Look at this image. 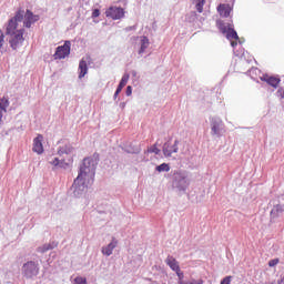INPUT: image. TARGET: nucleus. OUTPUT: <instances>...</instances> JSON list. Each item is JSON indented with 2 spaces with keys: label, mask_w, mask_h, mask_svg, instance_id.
Returning a JSON list of instances; mask_svg holds the SVG:
<instances>
[{
  "label": "nucleus",
  "mask_w": 284,
  "mask_h": 284,
  "mask_svg": "<svg viewBox=\"0 0 284 284\" xmlns=\"http://www.w3.org/2000/svg\"><path fill=\"white\" fill-rule=\"evenodd\" d=\"M94 174H97L94 159L84 158L80 166V172L72 185L74 196H81L88 190V186L94 183Z\"/></svg>",
  "instance_id": "obj_1"
},
{
  "label": "nucleus",
  "mask_w": 284,
  "mask_h": 284,
  "mask_svg": "<svg viewBox=\"0 0 284 284\" xmlns=\"http://www.w3.org/2000/svg\"><path fill=\"white\" fill-rule=\"evenodd\" d=\"M21 21H23V9L18 10L7 24L6 34L10 37L9 44L12 50H19L23 45V41H26V38H23L26 30L18 29Z\"/></svg>",
  "instance_id": "obj_2"
},
{
  "label": "nucleus",
  "mask_w": 284,
  "mask_h": 284,
  "mask_svg": "<svg viewBox=\"0 0 284 284\" xmlns=\"http://www.w3.org/2000/svg\"><path fill=\"white\" fill-rule=\"evenodd\" d=\"M216 27L222 34H226V39L231 41V47L236 48L239 45V33L234 30V23L225 22L223 20L216 21Z\"/></svg>",
  "instance_id": "obj_3"
},
{
  "label": "nucleus",
  "mask_w": 284,
  "mask_h": 284,
  "mask_svg": "<svg viewBox=\"0 0 284 284\" xmlns=\"http://www.w3.org/2000/svg\"><path fill=\"white\" fill-rule=\"evenodd\" d=\"M22 270L26 278H34V276H39V264H37V262H27Z\"/></svg>",
  "instance_id": "obj_4"
},
{
  "label": "nucleus",
  "mask_w": 284,
  "mask_h": 284,
  "mask_svg": "<svg viewBox=\"0 0 284 284\" xmlns=\"http://www.w3.org/2000/svg\"><path fill=\"white\" fill-rule=\"evenodd\" d=\"M105 17L113 21H119V19H123V17H125V9L121 7H110L105 11Z\"/></svg>",
  "instance_id": "obj_5"
},
{
  "label": "nucleus",
  "mask_w": 284,
  "mask_h": 284,
  "mask_svg": "<svg viewBox=\"0 0 284 284\" xmlns=\"http://www.w3.org/2000/svg\"><path fill=\"white\" fill-rule=\"evenodd\" d=\"M174 183L180 190H185L190 185L187 175L181 171L174 173Z\"/></svg>",
  "instance_id": "obj_6"
},
{
  "label": "nucleus",
  "mask_w": 284,
  "mask_h": 284,
  "mask_svg": "<svg viewBox=\"0 0 284 284\" xmlns=\"http://www.w3.org/2000/svg\"><path fill=\"white\" fill-rule=\"evenodd\" d=\"M70 41H65L63 45H60L55 49V53L53 54L54 59H65V57H70Z\"/></svg>",
  "instance_id": "obj_7"
},
{
  "label": "nucleus",
  "mask_w": 284,
  "mask_h": 284,
  "mask_svg": "<svg viewBox=\"0 0 284 284\" xmlns=\"http://www.w3.org/2000/svg\"><path fill=\"white\" fill-rule=\"evenodd\" d=\"M23 17H24V20H23L24 28H32V23H37V21H39V16L32 13V11L30 10H27V12L23 11Z\"/></svg>",
  "instance_id": "obj_8"
},
{
  "label": "nucleus",
  "mask_w": 284,
  "mask_h": 284,
  "mask_svg": "<svg viewBox=\"0 0 284 284\" xmlns=\"http://www.w3.org/2000/svg\"><path fill=\"white\" fill-rule=\"evenodd\" d=\"M179 140L174 141V144H170V143H165L163 146V154L166 158L172 156V154H176V152H179Z\"/></svg>",
  "instance_id": "obj_9"
},
{
  "label": "nucleus",
  "mask_w": 284,
  "mask_h": 284,
  "mask_svg": "<svg viewBox=\"0 0 284 284\" xmlns=\"http://www.w3.org/2000/svg\"><path fill=\"white\" fill-rule=\"evenodd\" d=\"M32 152L43 154V136L41 134H38L37 138L33 139Z\"/></svg>",
  "instance_id": "obj_10"
},
{
  "label": "nucleus",
  "mask_w": 284,
  "mask_h": 284,
  "mask_svg": "<svg viewBox=\"0 0 284 284\" xmlns=\"http://www.w3.org/2000/svg\"><path fill=\"white\" fill-rule=\"evenodd\" d=\"M232 6L227 4V3H221L217 7V12L220 14V17L227 19V17H230V14H232Z\"/></svg>",
  "instance_id": "obj_11"
},
{
  "label": "nucleus",
  "mask_w": 284,
  "mask_h": 284,
  "mask_svg": "<svg viewBox=\"0 0 284 284\" xmlns=\"http://www.w3.org/2000/svg\"><path fill=\"white\" fill-rule=\"evenodd\" d=\"M261 81H264L271 85V88H278V84L281 83V79L267 74L261 77Z\"/></svg>",
  "instance_id": "obj_12"
},
{
  "label": "nucleus",
  "mask_w": 284,
  "mask_h": 284,
  "mask_svg": "<svg viewBox=\"0 0 284 284\" xmlns=\"http://www.w3.org/2000/svg\"><path fill=\"white\" fill-rule=\"evenodd\" d=\"M119 245V241L116 239H112L111 243L104 247H102V254L104 256H112V252H114V248Z\"/></svg>",
  "instance_id": "obj_13"
},
{
  "label": "nucleus",
  "mask_w": 284,
  "mask_h": 284,
  "mask_svg": "<svg viewBox=\"0 0 284 284\" xmlns=\"http://www.w3.org/2000/svg\"><path fill=\"white\" fill-rule=\"evenodd\" d=\"M221 125H223V121H221L219 119H213L211 122L212 134H214L215 136H220L221 135Z\"/></svg>",
  "instance_id": "obj_14"
},
{
  "label": "nucleus",
  "mask_w": 284,
  "mask_h": 284,
  "mask_svg": "<svg viewBox=\"0 0 284 284\" xmlns=\"http://www.w3.org/2000/svg\"><path fill=\"white\" fill-rule=\"evenodd\" d=\"M165 263L166 265H169V267L172 270V272H179V270H181V266L179 265V261H176V258H174V256H168L165 258Z\"/></svg>",
  "instance_id": "obj_15"
},
{
  "label": "nucleus",
  "mask_w": 284,
  "mask_h": 284,
  "mask_svg": "<svg viewBox=\"0 0 284 284\" xmlns=\"http://www.w3.org/2000/svg\"><path fill=\"white\" fill-rule=\"evenodd\" d=\"M283 212H284V205L276 204L271 210L270 216H271V219H278V216H281V214H283Z\"/></svg>",
  "instance_id": "obj_16"
},
{
  "label": "nucleus",
  "mask_w": 284,
  "mask_h": 284,
  "mask_svg": "<svg viewBox=\"0 0 284 284\" xmlns=\"http://www.w3.org/2000/svg\"><path fill=\"white\" fill-rule=\"evenodd\" d=\"M88 74V62L82 59L79 63V79H83Z\"/></svg>",
  "instance_id": "obj_17"
},
{
  "label": "nucleus",
  "mask_w": 284,
  "mask_h": 284,
  "mask_svg": "<svg viewBox=\"0 0 284 284\" xmlns=\"http://www.w3.org/2000/svg\"><path fill=\"white\" fill-rule=\"evenodd\" d=\"M149 45H150V39H148V37H142L139 54H143V52H145V50H148Z\"/></svg>",
  "instance_id": "obj_18"
},
{
  "label": "nucleus",
  "mask_w": 284,
  "mask_h": 284,
  "mask_svg": "<svg viewBox=\"0 0 284 284\" xmlns=\"http://www.w3.org/2000/svg\"><path fill=\"white\" fill-rule=\"evenodd\" d=\"M74 152V146L72 144H67L58 151V154H72Z\"/></svg>",
  "instance_id": "obj_19"
},
{
  "label": "nucleus",
  "mask_w": 284,
  "mask_h": 284,
  "mask_svg": "<svg viewBox=\"0 0 284 284\" xmlns=\"http://www.w3.org/2000/svg\"><path fill=\"white\" fill-rule=\"evenodd\" d=\"M158 172H170V164L168 163H162L156 166Z\"/></svg>",
  "instance_id": "obj_20"
},
{
  "label": "nucleus",
  "mask_w": 284,
  "mask_h": 284,
  "mask_svg": "<svg viewBox=\"0 0 284 284\" xmlns=\"http://www.w3.org/2000/svg\"><path fill=\"white\" fill-rule=\"evenodd\" d=\"M128 81H130V74L125 73V74L122 77V79H121L119 85H121L122 88H124V85H128Z\"/></svg>",
  "instance_id": "obj_21"
},
{
  "label": "nucleus",
  "mask_w": 284,
  "mask_h": 284,
  "mask_svg": "<svg viewBox=\"0 0 284 284\" xmlns=\"http://www.w3.org/2000/svg\"><path fill=\"white\" fill-rule=\"evenodd\" d=\"M203 6H205V0H197V3L195 4L197 12H203Z\"/></svg>",
  "instance_id": "obj_22"
},
{
  "label": "nucleus",
  "mask_w": 284,
  "mask_h": 284,
  "mask_svg": "<svg viewBox=\"0 0 284 284\" xmlns=\"http://www.w3.org/2000/svg\"><path fill=\"white\" fill-rule=\"evenodd\" d=\"M49 250H52V245L50 244H44L43 246L38 247V252H40L41 254L48 252Z\"/></svg>",
  "instance_id": "obj_23"
},
{
  "label": "nucleus",
  "mask_w": 284,
  "mask_h": 284,
  "mask_svg": "<svg viewBox=\"0 0 284 284\" xmlns=\"http://www.w3.org/2000/svg\"><path fill=\"white\" fill-rule=\"evenodd\" d=\"M74 284H88V280L85 277L78 276L74 278Z\"/></svg>",
  "instance_id": "obj_24"
},
{
  "label": "nucleus",
  "mask_w": 284,
  "mask_h": 284,
  "mask_svg": "<svg viewBox=\"0 0 284 284\" xmlns=\"http://www.w3.org/2000/svg\"><path fill=\"white\" fill-rule=\"evenodd\" d=\"M3 43H6V36L3 34V31L0 30V50L3 48Z\"/></svg>",
  "instance_id": "obj_25"
},
{
  "label": "nucleus",
  "mask_w": 284,
  "mask_h": 284,
  "mask_svg": "<svg viewBox=\"0 0 284 284\" xmlns=\"http://www.w3.org/2000/svg\"><path fill=\"white\" fill-rule=\"evenodd\" d=\"M232 275L225 276L222 281L221 284H231L232 283Z\"/></svg>",
  "instance_id": "obj_26"
},
{
  "label": "nucleus",
  "mask_w": 284,
  "mask_h": 284,
  "mask_svg": "<svg viewBox=\"0 0 284 284\" xmlns=\"http://www.w3.org/2000/svg\"><path fill=\"white\" fill-rule=\"evenodd\" d=\"M175 274H176L179 281H183V278L185 277V275L183 274V271H181V268H179V271H175Z\"/></svg>",
  "instance_id": "obj_27"
},
{
  "label": "nucleus",
  "mask_w": 284,
  "mask_h": 284,
  "mask_svg": "<svg viewBox=\"0 0 284 284\" xmlns=\"http://www.w3.org/2000/svg\"><path fill=\"white\" fill-rule=\"evenodd\" d=\"M276 265H278V258H274L268 262V267H276Z\"/></svg>",
  "instance_id": "obj_28"
},
{
  "label": "nucleus",
  "mask_w": 284,
  "mask_h": 284,
  "mask_svg": "<svg viewBox=\"0 0 284 284\" xmlns=\"http://www.w3.org/2000/svg\"><path fill=\"white\" fill-rule=\"evenodd\" d=\"M98 17H101V11L99 9H94L92 11V19H97Z\"/></svg>",
  "instance_id": "obj_29"
},
{
  "label": "nucleus",
  "mask_w": 284,
  "mask_h": 284,
  "mask_svg": "<svg viewBox=\"0 0 284 284\" xmlns=\"http://www.w3.org/2000/svg\"><path fill=\"white\" fill-rule=\"evenodd\" d=\"M60 162H61V161H59V158H54L52 161H50V164H51V165H54V168H57V166L60 165Z\"/></svg>",
  "instance_id": "obj_30"
},
{
  "label": "nucleus",
  "mask_w": 284,
  "mask_h": 284,
  "mask_svg": "<svg viewBox=\"0 0 284 284\" xmlns=\"http://www.w3.org/2000/svg\"><path fill=\"white\" fill-rule=\"evenodd\" d=\"M277 97H280L281 99H284V88H280L277 90Z\"/></svg>",
  "instance_id": "obj_31"
},
{
  "label": "nucleus",
  "mask_w": 284,
  "mask_h": 284,
  "mask_svg": "<svg viewBox=\"0 0 284 284\" xmlns=\"http://www.w3.org/2000/svg\"><path fill=\"white\" fill-rule=\"evenodd\" d=\"M126 97H132V88L130 85L126 87Z\"/></svg>",
  "instance_id": "obj_32"
},
{
  "label": "nucleus",
  "mask_w": 284,
  "mask_h": 284,
  "mask_svg": "<svg viewBox=\"0 0 284 284\" xmlns=\"http://www.w3.org/2000/svg\"><path fill=\"white\" fill-rule=\"evenodd\" d=\"M122 90H123V87H121V84H119L116 90H115L116 94H121Z\"/></svg>",
  "instance_id": "obj_33"
},
{
  "label": "nucleus",
  "mask_w": 284,
  "mask_h": 284,
  "mask_svg": "<svg viewBox=\"0 0 284 284\" xmlns=\"http://www.w3.org/2000/svg\"><path fill=\"white\" fill-rule=\"evenodd\" d=\"M150 152H154V154H159L161 150H159L156 146H154Z\"/></svg>",
  "instance_id": "obj_34"
},
{
  "label": "nucleus",
  "mask_w": 284,
  "mask_h": 284,
  "mask_svg": "<svg viewBox=\"0 0 284 284\" xmlns=\"http://www.w3.org/2000/svg\"><path fill=\"white\" fill-rule=\"evenodd\" d=\"M277 284H284V276L280 281H277Z\"/></svg>",
  "instance_id": "obj_35"
},
{
  "label": "nucleus",
  "mask_w": 284,
  "mask_h": 284,
  "mask_svg": "<svg viewBox=\"0 0 284 284\" xmlns=\"http://www.w3.org/2000/svg\"><path fill=\"white\" fill-rule=\"evenodd\" d=\"M179 284H190V283H184L183 281H179Z\"/></svg>",
  "instance_id": "obj_36"
},
{
  "label": "nucleus",
  "mask_w": 284,
  "mask_h": 284,
  "mask_svg": "<svg viewBox=\"0 0 284 284\" xmlns=\"http://www.w3.org/2000/svg\"><path fill=\"white\" fill-rule=\"evenodd\" d=\"M116 97H119V93H116V91H115V93H114V99H116Z\"/></svg>",
  "instance_id": "obj_37"
}]
</instances>
